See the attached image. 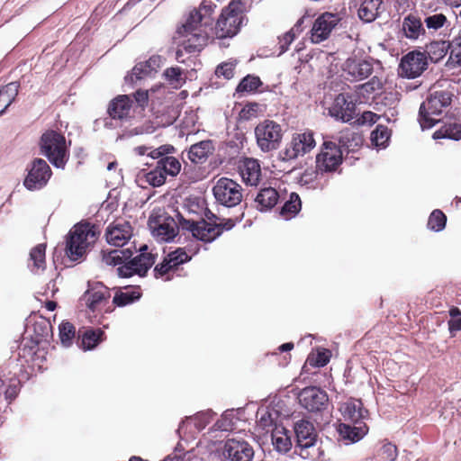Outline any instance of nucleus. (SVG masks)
Listing matches in <instances>:
<instances>
[{
  "mask_svg": "<svg viewBox=\"0 0 461 461\" xmlns=\"http://www.w3.org/2000/svg\"><path fill=\"white\" fill-rule=\"evenodd\" d=\"M295 37L296 34L294 32V30H290L285 32L283 37L279 38L280 53H284L288 50L290 44L294 41Z\"/></svg>",
  "mask_w": 461,
  "mask_h": 461,
  "instance_id": "59",
  "label": "nucleus"
},
{
  "mask_svg": "<svg viewBox=\"0 0 461 461\" xmlns=\"http://www.w3.org/2000/svg\"><path fill=\"white\" fill-rule=\"evenodd\" d=\"M86 298L87 308L94 312L102 303H108L110 293L106 289L88 291Z\"/></svg>",
  "mask_w": 461,
  "mask_h": 461,
  "instance_id": "40",
  "label": "nucleus"
},
{
  "mask_svg": "<svg viewBox=\"0 0 461 461\" xmlns=\"http://www.w3.org/2000/svg\"><path fill=\"white\" fill-rule=\"evenodd\" d=\"M453 89L454 87L434 90L421 104L419 110V122L422 129H429L439 122L436 116H439L451 105L454 97Z\"/></svg>",
  "mask_w": 461,
  "mask_h": 461,
  "instance_id": "4",
  "label": "nucleus"
},
{
  "mask_svg": "<svg viewBox=\"0 0 461 461\" xmlns=\"http://www.w3.org/2000/svg\"><path fill=\"white\" fill-rule=\"evenodd\" d=\"M40 148L41 153L50 163L59 168H64L69 158L65 136L54 130L46 131L41 137Z\"/></svg>",
  "mask_w": 461,
  "mask_h": 461,
  "instance_id": "5",
  "label": "nucleus"
},
{
  "mask_svg": "<svg viewBox=\"0 0 461 461\" xmlns=\"http://www.w3.org/2000/svg\"><path fill=\"white\" fill-rule=\"evenodd\" d=\"M27 175L23 180L24 187L29 191L43 188L49 182L52 171L42 158H34L26 167Z\"/></svg>",
  "mask_w": 461,
  "mask_h": 461,
  "instance_id": "13",
  "label": "nucleus"
},
{
  "mask_svg": "<svg viewBox=\"0 0 461 461\" xmlns=\"http://www.w3.org/2000/svg\"><path fill=\"white\" fill-rule=\"evenodd\" d=\"M255 136L257 144L263 152L276 150L282 141V127L274 121L265 120L256 126Z\"/></svg>",
  "mask_w": 461,
  "mask_h": 461,
  "instance_id": "7",
  "label": "nucleus"
},
{
  "mask_svg": "<svg viewBox=\"0 0 461 461\" xmlns=\"http://www.w3.org/2000/svg\"><path fill=\"white\" fill-rule=\"evenodd\" d=\"M157 255L148 252V246L140 249V254L131 258L127 263L119 267L117 272L121 277H131L134 275L144 276L148 270L154 265Z\"/></svg>",
  "mask_w": 461,
  "mask_h": 461,
  "instance_id": "12",
  "label": "nucleus"
},
{
  "mask_svg": "<svg viewBox=\"0 0 461 461\" xmlns=\"http://www.w3.org/2000/svg\"><path fill=\"white\" fill-rule=\"evenodd\" d=\"M262 86L259 77L255 75H247L243 77L236 87L238 94L254 93Z\"/></svg>",
  "mask_w": 461,
  "mask_h": 461,
  "instance_id": "44",
  "label": "nucleus"
},
{
  "mask_svg": "<svg viewBox=\"0 0 461 461\" xmlns=\"http://www.w3.org/2000/svg\"><path fill=\"white\" fill-rule=\"evenodd\" d=\"M46 245L38 244L31 249L29 258V267L32 272H38L40 269L44 270L46 267L45 260Z\"/></svg>",
  "mask_w": 461,
  "mask_h": 461,
  "instance_id": "37",
  "label": "nucleus"
},
{
  "mask_svg": "<svg viewBox=\"0 0 461 461\" xmlns=\"http://www.w3.org/2000/svg\"><path fill=\"white\" fill-rule=\"evenodd\" d=\"M302 202L300 196L296 193L290 194L289 200L282 206L280 214L285 219L288 220L294 217L301 210Z\"/></svg>",
  "mask_w": 461,
  "mask_h": 461,
  "instance_id": "41",
  "label": "nucleus"
},
{
  "mask_svg": "<svg viewBox=\"0 0 461 461\" xmlns=\"http://www.w3.org/2000/svg\"><path fill=\"white\" fill-rule=\"evenodd\" d=\"M165 78L170 85H174L175 87H179L185 83V79L182 77L183 69L179 67H171L167 68L163 73Z\"/></svg>",
  "mask_w": 461,
  "mask_h": 461,
  "instance_id": "49",
  "label": "nucleus"
},
{
  "mask_svg": "<svg viewBox=\"0 0 461 461\" xmlns=\"http://www.w3.org/2000/svg\"><path fill=\"white\" fill-rule=\"evenodd\" d=\"M447 23L448 20L447 16L441 13L429 15L424 19V23L428 30H432L434 32L443 28Z\"/></svg>",
  "mask_w": 461,
  "mask_h": 461,
  "instance_id": "50",
  "label": "nucleus"
},
{
  "mask_svg": "<svg viewBox=\"0 0 461 461\" xmlns=\"http://www.w3.org/2000/svg\"><path fill=\"white\" fill-rule=\"evenodd\" d=\"M342 161L340 147L333 141H324L316 156V171L321 174L335 172Z\"/></svg>",
  "mask_w": 461,
  "mask_h": 461,
  "instance_id": "10",
  "label": "nucleus"
},
{
  "mask_svg": "<svg viewBox=\"0 0 461 461\" xmlns=\"http://www.w3.org/2000/svg\"><path fill=\"white\" fill-rule=\"evenodd\" d=\"M145 178L150 185L158 187L165 184L167 176L156 166L146 174Z\"/></svg>",
  "mask_w": 461,
  "mask_h": 461,
  "instance_id": "51",
  "label": "nucleus"
},
{
  "mask_svg": "<svg viewBox=\"0 0 461 461\" xmlns=\"http://www.w3.org/2000/svg\"><path fill=\"white\" fill-rule=\"evenodd\" d=\"M449 50V58L447 66L456 68L461 65V36L454 37L451 41H447Z\"/></svg>",
  "mask_w": 461,
  "mask_h": 461,
  "instance_id": "43",
  "label": "nucleus"
},
{
  "mask_svg": "<svg viewBox=\"0 0 461 461\" xmlns=\"http://www.w3.org/2000/svg\"><path fill=\"white\" fill-rule=\"evenodd\" d=\"M296 447L300 448L299 455L303 458H314L309 452L313 447L318 438L314 425L307 420H300L294 424Z\"/></svg>",
  "mask_w": 461,
  "mask_h": 461,
  "instance_id": "14",
  "label": "nucleus"
},
{
  "mask_svg": "<svg viewBox=\"0 0 461 461\" xmlns=\"http://www.w3.org/2000/svg\"><path fill=\"white\" fill-rule=\"evenodd\" d=\"M216 201L225 207H235L242 202L243 188L236 181L221 177L212 188Z\"/></svg>",
  "mask_w": 461,
  "mask_h": 461,
  "instance_id": "9",
  "label": "nucleus"
},
{
  "mask_svg": "<svg viewBox=\"0 0 461 461\" xmlns=\"http://www.w3.org/2000/svg\"><path fill=\"white\" fill-rule=\"evenodd\" d=\"M223 454L230 461H251L254 449L243 439L229 438L224 444Z\"/></svg>",
  "mask_w": 461,
  "mask_h": 461,
  "instance_id": "22",
  "label": "nucleus"
},
{
  "mask_svg": "<svg viewBox=\"0 0 461 461\" xmlns=\"http://www.w3.org/2000/svg\"><path fill=\"white\" fill-rule=\"evenodd\" d=\"M98 228L89 222L76 224L66 240L65 253L72 261L84 258L99 237Z\"/></svg>",
  "mask_w": 461,
  "mask_h": 461,
  "instance_id": "2",
  "label": "nucleus"
},
{
  "mask_svg": "<svg viewBox=\"0 0 461 461\" xmlns=\"http://www.w3.org/2000/svg\"><path fill=\"white\" fill-rule=\"evenodd\" d=\"M373 64L367 60L347 62V70L356 80H364L373 73Z\"/></svg>",
  "mask_w": 461,
  "mask_h": 461,
  "instance_id": "34",
  "label": "nucleus"
},
{
  "mask_svg": "<svg viewBox=\"0 0 461 461\" xmlns=\"http://www.w3.org/2000/svg\"><path fill=\"white\" fill-rule=\"evenodd\" d=\"M239 173L246 185H257L261 178L259 161L252 158H245L239 162Z\"/></svg>",
  "mask_w": 461,
  "mask_h": 461,
  "instance_id": "24",
  "label": "nucleus"
},
{
  "mask_svg": "<svg viewBox=\"0 0 461 461\" xmlns=\"http://www.w3.org/2000/svg\"><path fill=\"white\" fill-rule=\"evenodd\" d=\"M339 146L347 149L348 151H355L363 144V137L360 133L350 129H344L339 133Z\"/></svg>",
  "mask_w": 461,
  "mask_h": 461,
  "instance_id": "33",
  "label": "nucleus"
},
{
  "mask_svg": "<svg viewBox=\"0 0 461 461\" xmlns=\"http://www.w3.org/2000/svg\"><path fill=\"white\" fill-rule=\"evenodd\" d=\"M446 223V214L441 210L435 209L429 216L427 226L430 230L438 232L445 229Z\"/></svg>",
  "mask_w": 461,
  "mask_h": 461,
  "instance_id": "46",
  "label": "nucleus"
},
{
  "mask_svg": "<svg viewBox=\"0 0 461 461\" xmlns=\"http://www.w3.org/2000/svg\"><path fill=\"white\" fill-rule=\"evenodd\" d=\"M402 30L405 36L411 40H417L420 35L425 34L421 19L413 14H410L404 17Z\"/></svg>",
  "mask_w": 461,
  "mask_h": 461,
  "instance_id": "30",
  "label": "nucleus"
},
{
  "mask_svg": "<svg viewBox=\"0 0 461 461\" xmlns=\"http://www.w3.org/2000/svg\"><path fill=\"white\" fill-rule=\"evenodd\" d=\"M133 98L140 108H145L149 102V93L147 90L139 89L133 94Z\"/></svg>",
  "mask_w": 461,
  "mask_h": 461,
  "instance_id": "61",
  "label": "nucleus"
},
{
  "mask_svg": "<svg viewBox=\"0 0 461 461\" xmlns=\"http://www.w3.org/2000/svg\"><path fill=\"white\" fill-rule=\"evenodd\" d=\"M273 422H274V420H273V418L271 416V413L267 411V412H265L264 414L261 415V417H260V419L258 420V425L263 429L268 430L273 426Z\"/></svg>",
  "mask_w": 461,
  "mask_h": 461,
  "instance_id": "63",
  "label": "nucleus"
},
{
  "mask_svg": "<svg viewBox=\"0 0 461 461\" xmlns=\"http://www.w3.org/2000/svg\"><path fill=\"white\" fill-rule=\"evenodd\" d=\"M102 260L108 266H122L131 259L132 251L131 249H112L104 250L102 252Z\"/></svg>",
  "mask_w": 461,
  "mask_h": 461,
  "instance_id": "31",
  "label": "nucleus"
},
{
  "mask_svg": "<svg viewBox=\"0 0 461 461\" xmlns=\"http://www.w3.org/2000/svg\"><path fill=\"white\" fill-rule=\"evenodd\" d=\"M357 110L356 101L349 93L339 94L329 107V114L337 121L348 122L354 119Z\"/></svg>",
  "mask_w": 461,
  "mask_h": 461,
  "instance_id": "15",
  "label": "nucleus"
},
{
  "mask_svg": "<svg viewBox=\"0 0 461 461\" xmlns=\"http://www.w3.org/2000/svg\"><path fill=\"white\" fill-rule=\"evenodd\" d=\"M447 41H432L426 46V52L434 63L440 61L447 55Z\"/></svg>",
  "mask_w": 461,
  "mask_h": 461,
  "instance_id": "42",
  "label": "nucleus"
},
{
  "mask_svg": "<svg viewBox=\"0 0 461 461\" xmlns=\"http://www.w3.org/2000/svg\"><path fill=\"white\" fill-rule=\"evenodd\" d=\"M157 167L165 175V176H176L181 170V163L172 156H165L157 161Z\"/></svg>",
  "mask_w": 461,
  "mask_h": 461,
  "instance_id": "39",
  "label": "nucleus"
},
{
  "mask_svg": "<svg viewBox=\"0 0 461 461\" xmlns=\"http://www.w3.org/2000/svg\"><path fill=\"white\" fill-rule=\"evenodd\" d=\"M132 237V227L127 221H113L105 230L108 244L114 247H123Z\"/></svg>",
  "mask_w": 461,
  "mask_h": 461,
  "instance_id": "20",
  "label": "nucleus"
},
{
  "mask_svg": "<svg viewBox=\"0 0 461 461\" xmlns=\"http://www.w3.org/2000/svg\"><path fill=\"white\" fill-rule=\"evenodd\" d=\"M391 137L387 126L378 124L371 133V141L376 147H385Z\"/></svg>",
  "mask_w": 461,
  "mask_h": 461,
  "instance_id": "47",
  "label": "nucleus"
},
{
  "mask_svg": "<svg viewBox=\"0 0 461 461\" xmlns=\"http://www.w3.org/2000/svg\"><path fill=\"white\" fill-rule=\"evenodd\" d=\"M272 443L279 452L286 453L292 447L291 438L284 427H276L272 431Z\"/></svg>",
  "mask_w": 461,
  "mask_h": 461,
  "instance_id": "36",
  "label": "nucleus"
},
{
  "mask_svg": "<svg viewBox=\"0 0 461 461\" xmlns=\"http://www.w3.org/2000/svg\"><path fill=\"white\" fill-rule=\"evenodd\" d=\"M59 339L63 346L69 347L76 336L75 326L67 321H63L59 327Z\"/></svg>",
  "mask_w": 461,
  "mask_h": 461,
  "instance_id": "48",
  "label": "nucleus"
},
{
  "mask_svg": "<svg viewBox=\"0 0 461 461\" xmlns=\"http://www.w3.org/2000/svg\"><path fill=\"white\" fill-rule=\"evenodd\" d=\"M298 400L301 406L309 411L316 412L324 410L329 402L328 394L325 391L316 386L303 388Z\"/></svg>",
  "mask_w": 461,
  "mask_h": 461,
  "instance_id": "17",
  "label": "nucleus"
},
{
  "mask_svg": "<svg viewBox=\"0 0 461 461\" xmlns=\"http://www.w3.org/2000/svg\"><path fill=\"white\" fill-rule=\"evenodd\" d=\"M427 68L426 56L419 51L405 55L400 63V74L408 78L419 77Z\"/></svg>",
  "mask_w": 461,
  "mask_h": 461,
  "instance_id": "19",
  "label": "nucleus"
},
{
  "mask_svg": "<svg viewBox=\"0 0 461 461\" xmlns=\"http://www.w3.org/2000/svg\"><path fill=\"white\" fill-rule=\"evenodd\" d=\"M279 197V193L276 188L263 187L255 197V207L260 212L271 210L278 203Z\"/></svg>",
  "mask_w": 461,
  "mask_h": 461,
  "instance_id": "27",
  "label": "nucleus"
},
{
  "mask_svg": "<svg viewBox=\"0 0 461 461\" xmlns=\"http://www.w3.org/2000/svg\"><path fill=\"white\" fill-rule=\"evenodd\" d=\"M141 297V290L140 286H126L123 289L116 291L113 303L118 307H123L133 303Z\"/></svg>",
  "mask_w": 461,
  "mask_h": 461,
  "instance_id": "29",
  "label": "nucleus"
},
{
  "mask_svg": "<svg viewBox=\"0 0 461 461\" xmlns=\"http://www.w3.org/2000/svg\"><path fill=\"white\" fill-rule=\"evenodd\" d=\"M151 233L160 241H169L173 240L181 228L179 222L165 210H155L149 216L148 221Z\"/></svg>",
  "mask_w": 461,
  "mask_h": 461,
  "instance_id": "6",
  "label": "nucleus"
},
{
  "mask_svg": "<svg viewBox=\"0 0 461 461\" xmlns=\"http://www.w3.org/2000/svg\"><path fill=\"white\" fill-rule=\"evenodd\" d=\"M235 67L236 62H222L217 66L215 74L217 77H223L226 79H230L234 76Z\"/></svg>",
  "mask_w": 461,
  "mask_h": 461,
  "instance_id": "53",
  "label": "nucleus"
},
{
  "mask_svg": "<svg viewBox=\"0 0 461 461\" xmlns=\"http://www.w3.org/2000/svg\"><path fill=\"white\" fill-rule=\"evenodd\" d=\"M381 82L376 77H374L371 80L368 82L363 84L360 86V88L364 90L366 93H373L378 89L381 88Z\"/></svg>",
  "mask_w": 461,
  "mask_h": 461,
  "instance_id": "62",
  "label": "nucleus"
},
{
  "mask_svg": "<svg viewBox=\"0 0 461 461\" xmlns=\"http://www.w3.org/2000/svg\"><path fill=\"white\" fill-rule=\"evenodd\" d=\"M307 361L312 366L322 367L326 366L330 361V351H318L315 357H309Z\"/></svg>",
  "mask_w": 461,
  "mask_h": 461,
  "instance_id": "55",
  "label": "nucleus"
},
{
  "mask_svg": "<svg viewBox=\"0 0 461 461\" xmlns=\"http://www.w3.org/2000/svg\"><path fill=\"white\" fill-rule=\"evenodd\" d=\"M378 119H379L378 114H376L371 111H366L357 120V122L359 125H365V124L372 125V124L375 123Z\"/></svg>",
  "mask_w": 461,
  "mask_h": 461,
  "instance_id": "60",
  "label": "nucleus"
},
{
  "mask_svg": "<svg viewBox=\"0 0 461 461\" xmlns=\"http://www.w3.org/2000/svg\"><path fill=\"white\" fill-rule=\"evenodd\" d=\"M104 336V332L100 328H83L78 330L77 344L84 350H91L103 340Z\"/></svg>",
  "mask_w": 461,
  "mask_h": 461,
  "instance_id": "26",
  "label": "nucleus"
},
{
  "mask_svg": "<svg viewBox=\"0 0 461 461\" xmlns=\"http://www.w3.org/2000/svg\"><path fill=\"white\" fill-rule=\"evenodd\" d=\"M448 330L454 335V333L461 330V316L447 321Z\"/></svg>",
  "mask_w": 461,
  "mask_h": 461,
  "instance_id": "64",
  "label": "nucleus"
},
{
  "mask_svg": "<svg viewBox=\"0 0 461 461\" xmlns=\"http://www.w3.org/2000/svg\"><path fill=\"white\" fill-rule=\"evenodd\" d=\"M380 456L384 460L394 461L398 456L396 446L390 442L384 444L380 449Z\"/></svg>",
  "mask_w": 461,
  "mask_h": 461,
  "instance_id": "56",
  "label": "nucleus"
},
{
  "mask_svg": "<svg viewBox=\"0 0 461 461\" xmlns=\"http://www.w3.org/2000/svg\"><path fill=\"white\" fill-rule=\"evenodd\" d=\"M214 148L211 140H203L190 147L188 158L195 164H201L212 153Z\"/></svg>",
  "mask_w": 461,
  "mask_h": 461,
  "instance_id": "32",
  "label": "nucleus"
},
{
  "mask_svg": "<svg viewBox=\"0 0 461 461\" xmlns=\"http://www.w3.org/2000/svg\"><path fill=\"white\" fill-rule=\"evenodd\" d=\"M247 0H232L222 9L215 24L218 39L232 38L238 34L246 19Z\"/></svg>",
  "mask_w": 461,
  "mask_h": 461,
  "instance_id": "3",
  "label": "nucleus"
},
{
  "mask_svg": "<svg viewBox=\"0 0 461 461\" xmlns=\"http://www.w3.org/2000/svg\"><path fill=\"white\" fill-rule=\"evenodd\" d=\"M32 327L34 334L38 340L46 339L49 336L50 331L51 330L50 323L45 319L35 321Z\"/></svg>",
  "mask_w": 461,
  "mask_h": 461,
  "instance_id": "52",
  "label": "nucleus"
},
{
  "mask_svg": "<svg viewBox=\"0 0 461 461\" xmlns=\"http://www.w3.org/2000/svg\"><path fill=\"white\" fill-rule=\"evenodd\" d=\"M340 412L346 423L366 424L368 411L364 408L361 400L350 399L340 406Z\"/></svg>",
  "mask_w": 461,
  "mask_h": 461,
  "instance_id": "23",
  "label": "nucleus"
},
{
  "mask_svg": "<svg viewBox=\"0 0 461 461\" xmlns=\"http://www.w3.org/2000/svg\"><path fill=\"white\" fill-rule=\"evenodd\" d=\"M133 100L128 95H119L107 105V114L112 120L124 122L132 117Z\"/></svg>",
  "mask_w": 461,
  "mask_h": 461,
  "instance_id": "21",
  "label": "nucleus"
},
{
  "mask_svg": "<svg viewBox=\"0 0 461 461\" xmlns=\"http://www.w3.org/2000/svg\"><path fill=\"white\" fill-rule=\"evenodd\" d=\"M434 138H447L459 140H461V124L456 122L445 124L438 131H435Z\"/></svg>",
  "mask_w": 461,
  "mask_h": 461,
  "instance_id": "45",
  "label": "nucleus"
},
{
  "mask_svg": "<svg viewBox=\"0 0 461 461\" xmlns=\"http://www.w3.org/2000/svg\"><path fill=\"white\" fill-rule=\"evenodd\" d=\"M20 85L11 82L0 88V115L11 105L18 95Z\"/></svg>",
  "mask_w": 461,
  "mask_h": 461,
  "instance_id": "35",
  "label": "nucleus"
},
{
  "mask_svg": "<svg viewBox=\"0 0 461 461\" xmlns=\"http://www.w3.org/2000/svg\"><path fill=\"white\" fill-rule=\"evenodd\" d=\"M183 230H188L193 237L203 242H212L220 236V229L217 223H211L205 220L195 221L194 219H186L180 212L176 214Z\"/></svg>",
  "mask_w": 461,
  "mask_h": 461,
  "instance_id": "11",
  "label": "nucleus"
},
{
  "mask_svg": "<svg viewBox=\"0 0 461 461\" xmlns=\"http://www.w3.org/2000/svg\"><path fill=\"white\" fill-rule=\"evenodd\" d=\"M338 431L344 439L354 443L360 440L368 432V427L366 424L344 422L339 425Z\"/></svg>",
  "mask_w": 461,
  "mask_h": 461,
  "instance_id": "28",
  "label": "nucleus"
},
{
  "mask_svg": "<svg viewBox=\"0 0 461 461\" xmlns=\"http://www.w3.org/2000/svg\"><path fill=\"white\" fill-rule=\"evenodd\" d=\"M316 146L314 133L312 131L294 133L285 148L280 151L283 161H290L311 152Z\"/></svg>",
  "mask_w": 461,
  "mask_h": 461,
  "instance_id": "8",
  "label": "nucleus"
},
{
  "mask_svg": "<svg viewBox=\"0 0 461 461\" xmlns=\"http://www.w3.org/2000/svg\"><path fill=\"white\" fill-rule=\"evenodd\" d=\"M165 59L160 55H153L147 61L137 63L131 75V81L142 79L147 76L156 73L158 69L162 66Z\"/></svg>",
  "mask_w": 461,
  "mask_h": 461,
  "instance_id": "25",
  "label": "nucleus"
},
{
  "mask_svg": "<svg viewBox=\"0 0 461 461\" xmlns=\"http://www.w3.org/2000/svg\"><path fill=\"white\" fill-rule=\"evenodd\" d=\"M175 150V148L172 145L166 144L162 145L157 149H153L150 147V150L148 153V156H149L152 158L160 159L161 158H164L165 156H168Z\"/></svg>",
  "mask_w": 461,
  "mask_h": 461,
  "instance_id": "57",
  "label": "nucleus"
},
{
  "mask_svg": "<svg viewBox=\"0 0 461 461\" xmlns=\"http://www.w3.org/2000/svg\"><path fill=\"white\" fill-rule=\"evenodd\" d=\"M20 392V380L18 378H11L9 384L5 391V399L12 402L19 394Z\"/></svg>",
  "mask_w": 461,
  "mask_h": 461,
  "instance_id": "54",
  "label": "nucleus"
},
{
  "mask_svg": "<svg viewBox=\"0 0 461 461\" xmlns=\"http://www.w3.org/2000/svg\"><path fill=\"white\" fill-rule=\"evenodd\" d=\"M192 258L184 248H177L174 251L169 252L154 268V276L156 278L166 276V280H170V273L177 269V267Z\"/></svg>",
  "mask_w": 461,
  "mask_h": 461,
  "instance_id": "16",
  "label": "nucleus"
},
{
  "mask_svg": "<svg viewBox=\"0 0 461 461\" xmlns=\"http://www.w3.org/2000/svg\"><path fill=\"white\" fill-rule=\"evenodd\" d=\"M215 7L212 2L203 1L197 9L190 12L185 23L178 29L177 33L184 38L181 45L186 52L201 51L207 45Z\"/></svg>",
  "mask_w": 461,
  "mask_h": 461,
  "instance_id": "1",
  "label": "nucleus"
},
{
  "mask_svg": "<svg viewBox=\"0 0 461 461\" xmlns=\"http://www.w3.org/2000/svg\"><path fill=\"white\" fill-rule=\"evenodd\" d=\"M340 17L337 14L324 13L313 23L311 40L313 43H321L327 40L332 30L338 25Z\"/></svg>",
  "mask_w": 461,
  "mask_h": 461,
  "instance_id": "18",
  "label": "nucleus"
},
{
  "mask_svg": "<svg viewBox=\"0 0 461 461\" xmlns=\"http://www.w3.org/2000/svg\"><path fill=\"white\" fill-rule=\"evenodd\" d=\"M381 0H365L358 8V16L365 23L373 22L378 15Z\"/></svg>",
  "mask_w": 461,
  "mask_h": 461,
  "instance_id": "38",
  "label": "nucleus"
},
{
  "mask_svg": "<svg viewBox=\"0 0 461 461\" xmlns=\"http://www.w3.org/2000/svg\"><path fill=\"white\" fill-rule=\"evenodd\" d=\"M244 217V212H242L240 213V215L235 217V218H229V219H226V220H223L222 222L221 223H217V226L219 227L220 229V235L224 231V230H231L238 222H240L241 220L243 219Z\"/></svg>",
  "mask_w": 461,
  "mask_h": 461,
  "instance_id": "58",
  "label": "nucleus"
}]
</instances>
